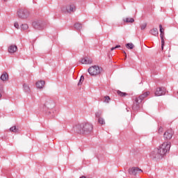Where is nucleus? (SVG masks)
Masks as SVG:
<instances>
[{"label":"nucleus","instance_id":"obj_1","mask_svg":"<svg viewBox=\"0 0 178 178\" xmlns=\"http://www.w3.org/2000/svg\"><path fill=\"white\" fill-rule=\"evenodd\" d=\"M94 130V126L90 122L78 123L73 127L74 133L78 134H91Z\"/></svg>","mask_w":178,"mask_h":178},{"label":"nucleus","instance_id":"obj_2","mask_svg":"<svg viewBox=\"0 0 178 178\" xmlns=\"http://www.w3.org/2000/svg\"><path fill=\"white\" fill-rule=\"evenodd\" d=\"M157 149L160 155H161V157L163 158V156H165V155L169 152V150L170 149V144H169L168 142H165L161 145Z\"/></svg>","mask_w":178,"mask_h":178},{"label":"nucleus","instance_id":"obj_3","mask_svg":"<svg viewBox=\"0 0 178 178\" xmlns=\"http://www.w3.org/2000/svg\"><path fill=\"white\" fill-rule=\"evenodd\" d=\"M88 72L90 76H98L102 72V67L98 65H94L88 68Z\"/></svg>","mask_w":178,"mask_h":178},{"label":"nucleus","instance_id":"obj_4","mask_svg":"<svg viewBox=\"0 0 178 178\" xmlns=\"http://www.w3.org/2000/svg\"><path fill=\"white\" fill-rule=\"evenodd\" d=\"M17 15L20 19H27L30 16V12L26 8H21L17 11Z\"/></svg>","mask_w":178,"mask_h":178},{"label":"nucleus","instance_id":"obj_5","mask_svg":"<svg viewBox=\"0 0 178 178\" xmlns=\"http://www.w3.org/2000/svg\"><path fill=\"white\" fill-rule=\"evenodd\" d=\"M32 26L35 30H42L45 27V23L41 20L34 21Z\"/></svg>","mask_w":178,"mask_h":178},{"label":"nucleus","instance_id":"obj_6","mask_svg":"<svg viewBox=\"0 0 178 178\" xmlns=\"http://www.w3.org/2000/svg\"><path fill=\"white\" fill-rule=\"evenodd\" d=\"M150 158L152 159H162V156L159 153V150H158V148L154 149L151 153H150Z\"/></svg>","mask_w":178,"mask_h":178},{"label":"nucleus","instance_id":"obj_7","mask_svg":"<svg viewBox=\"0 0 178 178\" xmlns=\"http://www.w3.org/2000/svg\"><path fill=\"white\" fill-rule=\"evenodd\" d=\"M129 175H133L134 176H136V175L143 173V170H141L138 167H133L129 169Z\"/></svg>","mask_w":178,"mask_h":178},{"label":"nucleus","instance_id":"obj_8","mask_svg":"<svg viewBox=\"0 0 178 178\" xmlns=\"http://www.w3.org/2000/svg\"><path fill=\"white\" fill-rule=\"evenodd\" d=\"M141 100H139L138 98L136 97L132 106L133 111H134L135 112L140 111V104H141Z\"/></svg>","mask_w":178,"mask_h":178},{"label":"nucleus","instance_id":"obj_9","mask_svg":"<svg viewBox=\"0 0 178 178\" xmlns=\"http://www.w3.org/2000/svg\"><path fill=\"white\" fill-rule=\"evenodd\" d=\"M173 134L175 132L172 129H168L163 134V138L165 140H171L172 137H173Z\"/></svg>","mask_w":178,"mask_h":178},{"label":"nucleus","instance_id":"obj_10","mask_svg":"<svg viewBox=\"0 0 178 178\" xmlns=\"http://www.w3.org/2000/svg\"><path fill=\"white\" fill-rule=\"evenodd\" d=\"M154 94L156 97H161V95H165V94H166V89L163 87L157 88Z\"/></svg>","mask_w":178,"mask_h":178},{"label":"nucleus","instance_id":"obj_11","mask_svg":"<svg viewBox=\"0 0 178 178\" xmlns=\"http://www.w3.org/2000/svg\"><path fill=\"white\" fill-rule=\"evenodd\" d=\"M81 63L83 65H91L92 63V59L88 57H84L81 59Z\"/></svg>","mask_w":178,"mask_h":178},{"label":"nucleus","instance_id":"obj_12","mask_svg":"<svg viewBox=\"0 0 178 178\" xmlns=\"http://www.w3.org/2000/svg\"><path fill=\"white\" fill-rule=\"evenodd\" d=\"M149 94H151L149 91L144 92L142 95H139L138 97L136 98H138V99L140 100V102H143V101H144V99L147 98V97L149 95Z\"/></svg>","mask_w":178,"mask_h":178},{"label":"nucleus","instance_id":"obj_13","mask_svg":"<svg viewBox=\"0 0 178 178\" xmlns=\"http://www.w3.org/2000/svg\"><path fill=\"white\" fill-rule=\"evenodd\" d=\"M66 10L67 13H72V12H74V10H76V6L74 4L69 5L66 7Z\"/></svg>","mask_w":178,"mask_h":178},{"label":"nucleus","instance_id":"obj_14","mask_svg":"<svg viewBox=\"0 0 178 178\" xmlns=\"http://www.w3.org/2000/svg\"><path fill=\"white\" fill-rule=\"evenodd\" d=\"M16 51H17V46H16L15 44H11L8 47V52L10 54H15V52H16Z\"/></svg>","mask_w":178,"mask_h":178},{"label":"nucleus","instance_id":"obj_15","mask_svg":"<svg viewBox=\"0 0 178 178\" xmlns=\"http://www.w3.org/2000/svg\"><path fill=\"white\" fill-rule=\"evenodd\" d=\"M45 85V81H39L36 82V87L37 88H43L44 86Z\"/></svg>","mask_w":178,"mask_h":178},{"label":"nucleus","instance_id":"obj_16","mask_svg":"<svg viewBox=\"0 0 178 178\" xmlns=\"http://www.w3.org/2000/svg\"><path fill=\"white\" fill-rule=\"evenodd\" d=\"M165 37V33H160V38L161 40V50L163 51V47H165V40H163Z\"/></svg>","mask_w":178,"mask_h":178},{"label":"nucleus","instance_id":"obj_17","mask_svg":"<svg viewBox=\"0 0 178 178\" xmlns=\"http://www.w3.org/2000/svg\"><path fill=\"white\" fill-rule=\"evenodd\" d=\"M0 79H1V80H2V81H6V80H8L9 76L8 75V73L3 72L1 74Z\"/></svg>","mask_w":178,"mask_h":178},{"label":"nucleus","instance_id":"obj_18","mask_svg":"<svg viewBox=\"0 0 178 178\" xmlns=\"http://www.w3.org/2000/svg\"><path fill=\"white\" fill-rule=\"evenodd\" d=\"M150 34H152V35H154L155 37H156L158 35V34H159V31H158V29L154 28L152 29L149 31Z\"/></svg>","mask_w":178,"mask_h":178},{"label":"nucleus","instance_id":"obj_19","mask_svg":"<svg viewBox=\"0 0 178 178\" xmlns=\"http://www.w3.org/2000/svg\"><path fill=\"white\" fill-rule=\"evenodd\" d=\"M10 131H11V133H20V130H19V128H17L16 126H13L12 127L10 128Z\"/></svg>","mask_w":178,"mask_h":178},{"label":"nucleus","instance_id":"obj_20","mask_svg":"<svg viewBox=\"0 0 178 178\" xmlns=\"http://www.w3.org/2000/svg\"><path fill=\"white\" fill-rule=\"evenodd\" d=\"M101 101L105 102L106 104H109V101H111V97L109 96H104L101 99Z\"/></svg>","mask_w":178,"mask_h":178},{"label":"nucleus","instance_id":"obj_21","mask_svg":"<svg viewBox=\"0 0 178 178\" xmlns=\"http://www.w3.org/2000/svg\"><path fill=\"white\" fill-rule=\"evenodd\" d=\"M74 29H76V30L80 31V30H81L83 26H81V24L76 23V24H74Z\"/></svg>","mask_w":178,"mask_h":178},{"label":"nucleus","instance_id":"obj_22","mask_svg":"<svg viewBox=\"0 0 178 178\" xmlns=\"http://www.w3.org/2000/svg\"><path fill=\"white\" fill-rule=\"evenodd\" d=\"M117 94L120 97H126L127 95H129V94H127V92H122L120 90H118L117 91Z\"/></svg>","mask_w":178,"mask_h":178},{"label":"nucleus","instance_id":"obj_23","mask_svg":"<svg viewBox=\"0 0 178 178\" xmlns=\"http://www.w3.org/2000/svg\"><path fill=\"white\" fill-rule=\"evenodd\" d=\"M124 22H125L126 23H134V18H125L123 19Z\"/></svg>","mask_w":178,"mask_h":178},{"label":"nucleus","instance_id":"obj_24","mask_svg":"<svg viewBox=\"0 0 178 178\" xmlns=\"http://www.w3.org/2000/svg\"><path fill=\"white\" fill-rule=\"evenodd\" d=\"M23 88L25 92H30V87L27 84L24 83Z\"/></svg>","mask_w":178,"mask_h":178},{"label":"nucleus","instance_id":"obj_25","mask_svg":"<svg viewBox=\"0 0 178 178\" xmlns=\"http://www.w3.org/2000/svg\"><path fill=\"white\" fill-rule=\"evenodd\" d=\"M126 47L127 49H133V48H134V44H133V43H127L126 44Z\"/></svg>","mask_w":178,"mask_h":178},{"label":"nucleus","instance_id":"obj_26","mask_svg":"<svg viewBox=\"0 0 178 178\" xmlns=\"http://www.w3.org/2000/svg\"><path fill=\"white\" fill-rule=\"evenodd\" d=\"M98 123H99V124H105V120H104L102 118H99Z\"/></svg>","mask_w":178,"mask_h":178},{"label":"nucleus","instance_id":"obj_27","mask_svg":"<svg viewBox=\"0 0 178 178\" xmlns=\"http://www.w3.org/2000/svg\"><path fill=\"white\" fill-rule=\"evenodd\" d=\"M27 29H29V25H27V24L21 25V30H27Z\"/></svg>","mask_w":178,"mask_h":178},{"label":"nucleus","instance_id":"obj_28","mask_svg":"<svg viewBox=\"0 0 178 178\" xmlns=\"http://www.w3.org/2000/svg\"><path fill=\"white\" fill-rule=\"evenodd\" d=\"M84 81V76H81L80 79H79V81L78 83V86H81V84H83V82Z\"/></svg>","mask_w":178,"mask_h":178},{"label":"nucleus","instance_id":"obj_29","mask_svg":"<svg viewBox=\"0 0 178 178\" xmlns=\"http://www.w3.org/2000/svg\"><path fill=\"white\" fill-rule=\"evenodd\" d=\"M102 115V111H99L95 113V116L97 118H98L99 119V118H101Z\"/></svg>","mask_w":178,"mask_h":178},{"label":"nucleus","instance_id":"obj_30","mask_svg":"<svg viewBox=\"0 0 178 178\" xmlns=\"http://www.w3.org/2000/svg\"><path fill=\"white\" fill-rule=\"evenodd\" d=\"M146 27H147V23H144L142 25H140L141 30H145Z\"/></svg>","mask_w":178,"mask_h":178},{"label":"nucleus","instance_id":"obj_31","mask_svg":"<svg viewBox=\"0 0 178 178\" xmlns=\"http://www.w3.org/2000/svg\"><path fill=\"white\" fill-rule=\"evenodd\" d=\"M160 33H165V29L162 28V24L159 25Z\"/></svg>","mask_w":178,"mask_h":178},{"label":"nucleus","instance_id":"obj_32","mask_svg":"<svg viewBox=\"0 0 178 178\" xmlns=\"http://www.w3.org/2000/svg\"><path fill=\"white\" fill-rule=\"evenodd\" d=\"M3 92V84L0 83V94H2Z\"/></svg>","mask_w":178,"mask_h":178},{"label":"nucleus","instance_id":"obj_33","mask_svg":"<svg viewBox=\"0 0 178 178\" xmlns=\"http://www.w3.org/2000/svg\"><path fill=\"white\" fill-rule=\"evenodd\" d=\"M159 133L161 134V133H163V128L162 127H160L159 129Z\"/></svg>","mask_w":178,"mask_h":178},{"label":"nucleus","instance_id":"obj_34","mask_svg":"<svg viewBox=\"0 0 178 178\" xmlns=\"http://www.w3.org/2000/svg\"><path fill=\"white\" fill-rule=\"evenodd\" d=\"M14 27H15V29H19V24L17 22H15L14 24Z\"/></svg>","mask_w":178,"mask_h":178},{"label":"nucleus","instance_id":"obj_35","mask_svg":"<svg viewBox=\"0 0 178 178\" xmlns=\"http://www.w3.org/2000/svg\"><path fill=\"white\" fill-rule=\"evenodd\" d=\"M115 49H116L117 48H120V45H116V46L115 47Z\"/></svg>","mask_w":178,"mask_h":178},{"label":"nucleus","instance_id":"obj_36","mask_svg":"<svg viewBox=\"0 0 178 178\" xmlns=\"http://www.w3.org/2000/svg\"><path fill=\"white\" fill-rule=\"evenodd\" d=\"M115 49H116V48L112 47V48L111 49V51H113V50H115Z\"/></svg>","mask_w":178,"mask_h":178},{"label":"nucleus","instance_id":"obj_37","mask_svg":"<svg viewBox=\"0 0 178 178\" xmlns=\"http://www.w3.org/2000/svg\"><path fill=\"white\" fill-rule=\"evenodd\" d=\"M80 178H86V176H81Z\"/></svg>","mask_w":178,"mask_h":178},{"label":"nucleus","instance_id":"obj_38","mask_svg":"<svg viewBox=\"0 0 178 178\" xmlns=\"http://www.w3.org/2000/svg\"><path fill=\"white\" fill-rule=\"evenodd\" d=\"M2 97V94L1 93H0V98Z\"/></svg>","mask_w":178,"mask_h":178},{"label":"nucleus","instance_id":"obj_39","mask_svg":"<svg viewBox=\"0 0 178 178\" xmlns=\"http://www.w3.org/2000/svg\"><path fill=\"white\" fill-rule=\"evenodd\" d=\"M123 53H124V54H125V56H126V51H124Z\"/></svg>","mask_w":178,"mask_h":178},{"label":"nucleus","instance_id":"obj_40","mask_svg":"<svg viewBox=\"0 0 178 178\" xmlns=\"http://www.w3.org/2000/svg\"><path fill=\"white\" fill-rule=\"evenodd\" d=\"M6 1H8V0H4V2H6Z\"/></svg>","mask_w":178,"mask_h":178},{"label":"nucleus","instance_id":"obj_41","mask_svg":"<svg viewBox=\"0 0 178 178\" xmlns=\"http://www.w3.org/2000/svg\"><path fill=\"white\" fill-rule=\"evenodd\" d=\"M177 94H178V92H177Z\"/></svg>","mask_w":178,"mask_h":178}]
</instances>
